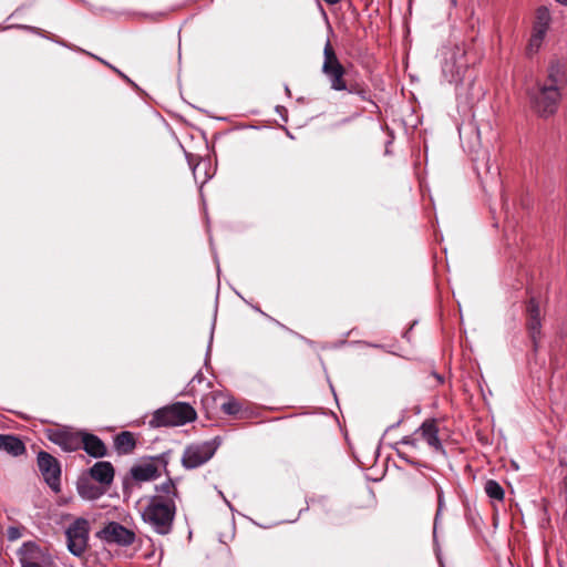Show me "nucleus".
Masks as SVG:
<instances>
[{
	"label": "nucleus",
	"instance_id": "14",
	"mask_svg": "<svg viewBox=\"0 0 567 567\" xmlns=\"http://www.w3.org/2000/svg\"><path fill=\"white\" fill-rule=\"evenodd\" d=\"M414 434L420 435L433 450L443 451L442 443L439 439V429L434 420L423 422Z\"/></svg>",
	"mask_w": 567,
	"mask_h": 567
},
{
	"label": "nucleus",
	"instance_id": "28",
	"mask_svg": "<svg viewBox=\"0 0 567 567\" xmlns=\"http://www.w3.org/2000/svg\"><path fill=\"white\" fill-rule=\"evenodd\" d=\"M21 536L22 533L19 527L11 526L7 529V537L11 542L19 539Z\"/></svg>",
	"mask_w": 567,
	"mask_h": 567
},
{
	"label": "nucleus",
	"instance_id": "1",
	"mask_svg": "<svg viewBox=\"0 0 567 567\" xmlns=\"http://www.w3.org/2000/svg\"><path fill=\"white\" fill-rule=\"evenodd\" d=\"M142 516L144 522L150 524L156 533L166 535L172 529L175 503L172 499H164L162 496H152Z\"/></svg>",
	"mask_w": 567,
	"mask_h": 567
},
{
	"label": "nucleus",
	"instance_id": "8",
	"mask_svg": "<svg viewBox=\"0 0 567 567\" xmlns=\"http://www.w3.org/2000/svg\"><path fill=\"white\" fill-rule=\"evenodd\" d=\"M21 567H54L49 550L34 542H25L18 550Z\"/></svg>",
	"mask_w": 567,
	"mask_h": 567
},
{
	"label": "nucleus",
	"instance_id": "21",
	"mask_svg": "<svg viewBox=\"0 0 567 567\" xmlns=\"http://www.w3.org/2000/svg\"><path fill=\"white\" fill-rule=\"evenodd\" d=\"M136 442L131 432H122L114 439V446L121 454H128L135 449Z\"/></svg>",
	"mask_w": 567,
	"mask_h": 567
},
{
	"label": "nucleus",
	"instance_id": "23",
	"mask_svg": "<svg viewBox=\"0 0 567 567\" xmlns=\"http://www.w3.org/2000/svg\"><path fill=\"white\" fill-rule=\"evenodd\" d=\"M157 496H162L164 499H172L174 502V497L176 496V486L174 482L169 478L163 484L156 486Z\"/></svg>",
	"mask_w": 567,
	"mask_h": 567
},
{
	"label": "nucleus",
	"instance_id": "17",
	"mask_svg": "<svg viewBox=\"0 0 567 567\" xmlns=\"http://www.w3.org/2000/svg\"><path fill=\"white\" fill-rule=\"evenodd\" d=\"M527 327L533 340H536L540 334V310L535 299H530L527 306Z\"/></svg>",
	"mask_w": 567,
	"mask_h": 567
},
{
	"label": "nucleus",
	"instance_id": "31",
	"mask_svg": "<svg viewBox=\"0 0 567 567\" xmlns=\"http://www.w3.org/2000/svg\"><path fill=\"white\" fill-rule=\"evenodd\" d=\"M560 6L567 7V0H555Z\"/></svg>",
	"mask_w": 567,
	"mask_h": 567
},
{
	"label": "nucleus",
	"instance_id": "5",
	"mask_svg": "<svg viewBox=\"0 0 567 567\" xmlns=\"http://www.w3.org/2000/svg\"><path fill=\"white\" fill-rule=\"evenodd\" d=\"M443 55V76L450 83L461 81L467 69L465 48L463 45H454L453 48L446 49Z\"/></svg>",
	"mask_w": 567,
	"mask_h": 567
},
{
	"label": "nucleus",
	"instance_id": "24",
	"mask_svg": "<svg viewBox=\"0 0 567 567\" xmlns=\"http://www.w3.org/2000/svg\"><path fill=\"white\" fill-rule=\"evenodd\" d=\"M395 450H396V453H398V456L400 458H402L403 461L410 463V464H417V462L415 461V457L414 455H412L411 451H405L403 449V446H399L396 445L395 446Z\"/></svg>",
	"mask_w": 567,
	"mask_h": 567
},
{
	"label": "nucleus",
	"instance_id": "27",
	"mask_svg": "<svg viewBox=\"0 0 567 567\" xmlns=\"http://www.w3.org/2000/svg\"><path fill=\"white\" fill-rule=\"evenodd\" d=\"M221 409L227 414H236L239 411L238 403L235 401L223 403Z\"/></svg>",
	"mask_w": 567,
	"mask_h": 567
},
{
	"label": "nucleus",
	"instance_id": "13",
	"mask_svg": "<svg viewBox=\"0 0 567 567\" xmlns=\"http://www.w3.org/2000/svg\"><path fill=\"white\" fill-rule=\"evenodd\" d=\"M543 82L561 91L567 84V60H551L547 69V78Z\"/></svg>",
	"mask_w": 567,
	"mask_h": 567
},
{
	"label": "nucleus",
	"instance_id": "11",
	"mask_svg": "<svg viewBox=\"0 0 567 567\" xmlns=\"http://www.w3.org/2000/svg\"><path fill=\"white\" fill-rule=\"evenodd\" d=\"M38 466L48 485L52 489L59 491L61 470L56 458L47 452H40L38 454Z\"/></svg>",
	"mask_w": 567,
	"mask_h": 567
},
{
	"label": "nucleus",
	"instance_id": "3",
	"mask_svg": "<svg viewBox=\"0 0 567 567\" xmlns=\"http://www.w3.org/2000/svg\"><path fill=\"white\" fill-rule=\"evenodd\" d=\"M197 413L195 409L184 402L164 406L155 411L150 424L154 427L159 426H181L196 420Z\"/></svg>",
	"mask_w": 567,
	"mask_h": 567
},
{
	"label": "nucleus",
	"instance_id": "18",
	"mask_svg": "<svg viewBox=\"0 0 567 567\" xmlns=\"http://www.w3.org/2000/svg\"><path fill=\"white\" fill-rule=\"evenodd\" d=\"M131 475L136 482H148L157 478L161 474L154 463H144L131 468Z\"/></svg>",
	"mask_w": 567,
	"mask_h": 567
},
{
	"label": "nucleus",
	"instance_id": "26",
	"mask_svg": "<svg viewBox=\"0 0 567 567\" xmlns=\"http://www.w3.org/2000/svg\"><path fill=\"white\" fill-rule=\"evenodd\" d=\"M482 159L484 162L483 166L486 174H491L494 176L498 175V167H493V165L491 164L489 155L487 153L484 154Z\"/></svg>",
	"mask_w": 567,
	"mask_h": 567
},
{
	"label": "nucleus",
	"instance_id": "32",
	"mask_svg": "<svg viewBox=\"0 0 567 567\" xmlns=\"http://www.w3.org/2000/svg\"><path fill=\"white\" fill-rule=\"evenodd\" d=\"M475 168H476V171H477V173L480 175L481 173H480V165H478V161L477 159H475Z\"/></svg>",
	"mask_w": 567,
	"mask_h": 567
},
{
	"label": "nucleus",
	"instance_id": "10",
	"mask_svg": "<svg viewBox=\"0 0 567 567\" xmlns=\"http://www.w3.org/2000/svg\"><path fill=\"white\" fill-rule=\"evenodd\" d=\"M99 537L109 544L130 546L135 540V533L120 523L111 522L99 533Z\"/></svg>",
	"mask_w": 567,
	"mask_h": 567
},
{
	"label": "nucleus",
	"instance_id": "9",
	"mask_svg": "<svg viewBox=\"0 0 567 567\" xmlns=\"http://www.w3.org/2000/svg\"><path fill=\"white\" fill-rule=\"evenodd\" d=\"M218 447L217 440L188 445L182 457L183 465L186 468H196L208 462Z\"/></svg>",
	"mask_w": 567,
	"mask_h": 567
},
{
	"label": "nucleus",
	"instance_id": "16",
	"mask_svg": "<svg viewBox=\"0 0 567 567\" xmlns=\"http://www.w3.org/2000/svg\"><path fill=\"white\" fill-rule=\"evenodd\" d=\"M82 446L84 451L93 457H103L106 454V447L102 440L96 435L82 433Z\"/></svg>",
	"mask_w": 567,
	"mask_h": 567
},
{
	"label": "nucleus",
	"instance_id": "22",
	"mask_svg": "<svg viewBox=\"0 0 567 567\" xmlns=\"http://www.w3.org/2000/svg\"><path fill=\"white\" fill-rule=\"evenodd\" d=\"M484 491L491 499L502 502L504 499L503 487L494 480H488L485 483Z\"/></svg>",
	"mask_w": 567,
	"mask_h": 567
},
{
	"label": "nucleus",
	"instance_id": "12",
	"mask_svg": "<svg viewBox=\"0 0 567 567\" xmlns=\"http://www.w3.org/2000/svg\"><path fill=\"white\" fill-rule=\"evenodd\" d=\"M81 436V432H74L70 429L53 430L48 434L49 440L65 452L78 451L82 446Z\"/></svg>",
	"mask_w": 567,
	"mask_h": 567
},
{
	"label": "nucleus",
	"instance_id": "30",
	"mask_svg": "<svg viewBox=\"0 0 567 567\" xmlns=\"http://www.w3.org/2000/svg\"><path fill=\"white\" fill-rule=\"evenodd\" d=\"M473 130H474L475 135H476L477 145H481V133H480V130L477 127H473Z\"/></svg>",
	"mask_w": 567,
	"mask_h": 567
},
{
	"label": "nucleus",
	"instance_id": "6",
	"mask_svg": "<svg viewBox=\"0 0 567 567\" xmlns=\"http://www.w3.org/2000/svg\"><path fill=\"white\" fill-rule=\"evenodd\" d=\"M322 73L328 78L332 90L344 91L348 89L344 80L346 69L340 63L330 41H327L323 49Z\"/></svg>",
	"mask_w": 567,
	"mask_h": 567
},
{
	"label": "nucleus",
	"instance_id": "19",
	"mask_svg": "<svg viewBox=\"0 0 567 567\" xmlns=\"http://www.w3.org/2000/svg\"><path fill=\"white\" fill-rule=\"evenodd\" d=\"M79 495L87 501L100 498L105 493V487H100L89 478H80L76 484Z\"/></svg>",
	"mask_w": 567,
	"mask_h": 567
},
{
	"label": "nucleus",
	"instance_id": "2",
	"mask_svg": "<svg viewBox=\"0 0 567 567\" xmlns=\"http://www.w3.org/2000/svg\"><path fill=\"white\" fill-rule=\"evenodd\" d=\"M527 94L533 111L542 117L555 114L561 99V91L540 81Z\"/></svg>",
	"mask_w": 567,
	"mask_h": 567
},
{
	"label": "nucleus",
	"instance_id": "20",
	"mask_svg": "<svg viewBox=\"0 0 567 567\" xmlns=\"http://www.w3.org/2000/svg\"><path fill=\"white\" fill-rule=\"evenodd\" d=\"M0 450L13 456H19L24 453L25 447L22 441L16 436L0 435Z\"/></svg>",
	"mask_w": 567,
	"mask_h": 567
},
{
	"label": "nucleus",
	"instance_id": "15",
	"mask_svg": "<svg viewBox=\"0 0 567 567\" xmlns=\"http://www.w3.org/2000/svg\"><path fill=\"white\" fill-rule=\"evenodd\" d=\"M90 476L103 485V487H107L111 485L114 478V467L110 462L100 461L96 462L90 468Z\"/></svg>",
	"mask_w": 567,
	"mask_h": 567
},
{
	"label": "nucleus",
	"instance_id": "29",
	"mask_svg": "<svg viewBox=\"0 0 567 567\" xmlns=\"http://www.w3.org/2000/svg\"><path fill=\"white\" fill-rule=\"evenodd\" d=\"M437 503H439V509H437V513H439L443 506V494H442L441 489L437 491Z\"/></svg>",
	"mask_w": 567,
	"mask_h": 567
},
{
	"label": "nucleus",
	"instance_id": "25",
	"mask_svg": "<svg viewBox=\"0 0 567 567\" xmlns=\"http://www.w3.org/2000/svg\"><path fill=\"white\" fill-rule=\"evenodd\" d=\"M396 445L409 447L412 452L417 450V439L414 436H404L400 442L396 443Z\"/></svg>",
	"mask_w": 567,
	"mask_h": 567
},
{
	"label": "nucleus",
	"instance_id": "7",
	"mask_svg": "<svg viewBox=\"0 0 567 567\" xmlns=\"http://www.w3.org/2000/svg\"><path fill=\"white\" fill-rule=\"evenodd\" d=\"M69 551L81 557L89 547L90 524L85 518H76L65 530Z\"/></svg>",
	"mask_w": 567,
	"mask_h": 567
},
{
	"label": "nucleus",
	"instance_id": "4",
	"mask_svg": "<svg viewBox=\"0 0 567 567\" xmlns=\"http://www.w3.org/2000/svg\"><path fill=\"white\" fill-rule=\"evenodd\" d=\"M551 24V13L547 7H539L535 12L530 37L528 39L525 53L528 58L537 54L545 41L547 32Z\"/></svg>",
	"mask_w": 567,
	"mask_h": 567
}]
</instances>
